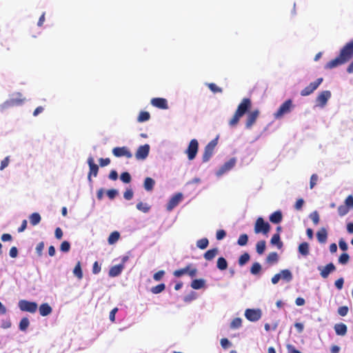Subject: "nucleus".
Masks as SVG:
<instances>
[{"instance_id":"31","label":"nucleus","mask_w":353,"mask_h":353,"mask_svg":"<svg viewBox=\"0 0 353 353\" xmlns=\"http://www.w3.org/2000/svg\"><path fill=\"white\" fill-rule=\"evenodd\" d=\"M119 237H120L119 232H118L117 231L112 232L110 234L108 239V243L110 245H112V244L115 243L119 239Z\"/></svg>"},{"instance_id":"32","label":"nucleus","mask_w":353,"mask_h":353,"mask_svg":"<svg viewBox=\"0 0 353 353\" xmlns=\"http://www.w3.org/2000/svg\"><path fill=\"white\" fill-rule=\"evenodd\" d=\"M216 266L220 270H225L228 268V262L223 257H219L217 260Z\"/></svg>"},{"instance_id":"43","label":"nucleus","mask_w":353,"mask_h":353,"mask_svg":"<svg viewBox=\"0 0 353 353\" xmlns=\"http://www.w3.org/2000/svg\"><path fill=\"white\" fill-rule=\"evenodd\" d=\"M189 271V265L186 266L185 268H182V269H180V270H176L174 272L173 274L176 276V277H180L185 274H188Z\"/></svg>"},{"instance_id":"57","label":"nucleus","mask_w":353,"mask_h":353,"mask_svg":"<svg viewBox=\"0 0 353 353\" xmlns=\"http://www.w3.org/2000/svg\"><path fill=\"white\" fill-rule=\"evenodd\" d=\"M44 248V243L43 241L39 243L35 248L37 254L41 256L43 254V250Z\"/></svg>"},{"instance_id":"34","label":"nucleus","mask_w":353,"mask_h":353,"mask_svg":"<svg viewBox=\"0 0 353 353\" xmlns=\"http://www.w3.org/2000/svg\"><path fill=\"white\" fill-rule=\"evenodd\" d=\"M73 274L79 279H81L82 277H83V272H82V270H81V263L79 261L74 270H73Z\"/></svg>"},{"instance_id":"26","label":"nucleus","mask_w":353,"mask_h":353,"mask_svg":"<svg viewBox=\"0 0 353 353\" xmlns=\"http://www.w3.org/2000/svg\"><path fill=\"white\" fill-rule=\"evenodd\" d=\"M154 185L155 181L153 179L150 177H146L145 179L143 187L146 191H152L154 188Z\"/></svg>"},{"instance_id":"35","label":"nucleus","mask_w":353,"mask_h":353,"mask_svg":"<svg viewBox=\"0 0 353 353\" xmlns=\"http://www.w3.org/2000/svg\"><path fill=\"white\" fill-rule=\"evenodd\" d=\"M30 325V321L28 318H23L19 323V330L21 331H26Z\"/></svg>"},{"instance_id":"42","label":"nucleus","mask_w":353,"mask_h":353,"mask_svg":"<svg viewBox=\"0 0 353 353\" xmlns=\"http://www.w3.org/2000/svg\"><path fill=\"white\" fill-rule=\"evenodd\" d=\"M256 252L259 254H262L265 249V241H260L256 243Z\"/></svg>"},{"instance_id":"30","label":"nucleus","mask_w":353,"mask_h":353,"mask_svg":"<svg viewBox=\"0 0 353 353\" xmlns=\"http://www.w3.org/2000/svg\"><path fill=\"white\" fill-rule=\"evenodd\" d=\"M205 285V280L203 279H194L191 283V287L194 290H199Z\"/></svg>"},{"instance_id":"16","label":"nucleus","mask_w":353,"mask_h":353,"mask_svg":"<svg viewBox=\"0 0 353 353\" xmlns=\"http://www.w3.org/2000/svg\"><path fill=\"white\" fill-rule=\"evenodd\" d=\"M151 104L159 109L167 110L169 108L168 101L163 98H153L151 100Z\"/></svg>"},{"instance_id":"33","label":"nucleus","mask_w":353,"mask_h":353,"mask_svg":"<svg viewBox=\"0 0 353 353\" xmlns=\"http://www.w3.org/2000/svg\"><path fill=\"white\" fill-rule=\"evenodd\" d=\"M270 242L272 245H276L279 249L283 246V243L281 241L280 236L278 234L272 236Z\"/></svg>"},{"instance_id":"62","label":"nucleus","mask_w":353,"mask_h":353,"mask_svg":"<svg viewBox=\"0 0 353 353\" xmlns=\"http://www.w3.org/2000/svg\"><path fill=\"white\" fill-rule=\"evenodd\" d=\"M221 345L223 348L227 349L231 345V343L228 339L223 338L221 339Z\"/></svg>"},{"instance_id":"54","label":"nucleus","mask_w":353,"mask_h":353,"mask_svg":"<svg viewBox=\"0 0 353 353\" xmlns=\"http://www.w3.org/2000/svg\"><path fill=\"white\" fill-rule=\"evenodd\" d=\"M241 117V116H239L238 114L235 112L232 119L229 121V125L231 127L235 126L239 123V121Z\"/></svg>"},{"instance_id":"60","label":"nucleus","mask_w":353,"mask_h":353,"mask_svg":"<svg viewBox=\"0 0 353 353\" xmlns=\"http://www.w3.org/2000/svg\"><path fill=\"white\" fill-rule=\"evenodd\" d=\"M348 307L347 306H341L338 309V314L341 316H345L347 314Z\"/></svg>"},{"instance_id":"21","label":"nucleus","mask_w":353,"mask_h":353,"mask_svg":"<svg viewBox=\"0 0 353 353\" xmlns=\"http://www.w3.org/2000/svg\"><path fill=\"white\" fill-rule=\"evenodd\" d=\"M298 251L302 256H307L310 253L309 243L307 242H303L299 244Z\"/></svg>"},{"instance_id":"51","label":"nucleus","mask_w":353,"mask_h":353,"mask_svg":"<svg viewBox=\"0 0 353 353\" xmlns=\"http://www.w3.org/2000/svg\"><path fill=\"white\" fill-rule=\"evenodd\" d=\"M309 216L314 225H317L319 223V215L316 211L312 212Z\"/></svg>"},{"instance_id":"48","label":"nucleus","mask_w":353,"mask_h":353,"mask_svg":"<svg viewBox=\"0 0 353 353\" xmlns=\"http://www.w3.org/2000/svg\"><path fill=\"white\" fill-rule=\"evenodd\" d=\"M344 205L349 209H353V196L349 195L344 201Z\"/></svg>"},{"instance_id":"37","label":"nucleus","mask_w":353,"mask_h":353,"mask_svg":"<svg viewBox=\"0 0 353 353\" xmlns=\"http://www.w3.org/2000/svg\"><path fill=\"white\" fill-rule=\"evenodd\" d=\"M208 244L209 241L208 239L206 238L199 239L196 242V246L201 250L205 249L208 247Z\"/></svg>"},{"instance_id":"56","label":"nucleus","mask_w":353,"mask_h":353,"mask_svg":"<svg viewBox=\"0 0 353 353\" xmlns=\"http://www.w3.org/2000/svg\"><path fill=\"white\" fill-rule=\"evenodd\" d=\"M319 179V176L316 174H313L311 176L310 181V189H312L316 184L317 181Z\"/></svg>"},{"instance_id":"2","label":"nucleus","mask_w":353,"mask_h":353,"mask_svg":"<svg viewBox=\"0 0 353 353\" xmlns=\"http://www.w3.org/2000/svg\"><path fill=\"white\" fill-rule=\"evenodd\" d=\"M293 109L292 101L291 99L286 100L281 105L278 110L274 114L275 119H279L283 115L289 114Z\"/></svg>"},{"instance_id":"19","label":"nucleus","mask_w":353,"mask_h":353,"mask_svg":"<svg viewBox=\"0 0 353 353\" xmlns=\"http://www.w3.org/2000/svg\"><path fill=\"white\" fill-rule=\"evenodd\" d=\"M124 269V265L119 264L114 266H112L109 270V276L111 277L118 276L122 272Z\"/></svg>"},{"instance_id":"23","label":"nucleus","mask_w":353,"mask_h":353,"mask_svg":"<svg viewBox=\"0 0 353 353\" xmlns=\"http://www.w3.org/2000/svg\"><path fill=\"white\" fill-rule=\"evenodd\" d=\"M282 218H283V216H282L281 212L280 210H278V211L273 212L270 216V221L272 223L277 224V223H279L282 221Z\"/></svg>"},{"instance_id":"17","label":"nucleus","mask_w":353,"mask_h":353,"mask_svg":"<svg viewBox=\"0 0 353 353\" xmlns=\"http://www.w3.org/2000/svg\"><path fill=\"white\" fill-rule=\"evenodd\" d=\"M259 110H254L252 112H250L247 117V121L245 123V127L248 129L251 128L252 125L255 123L258 116H259Z\"/></svg>"},{"instance_id":"5","label":"nucleus","mask_w":353,"mask_h":353,"mask_svg":"<svg viewBox=\"0 0 353 353\" xmlns=\"http://www.w3.org/2000/svg\"><path fill=\"white\" fill-rule=\"evenodd\" d=\"M199 150V142L196 139H192L188 148L185 150V153L188 155L189 160L192 161L195 159Z\"/></svg>"},{"instance_id":"27","label":"nucleus","mask_w":353,"mask_h":353,"mask_svg":"<svg viewBox=\"0 0 353 353\" xmlns=\"http://www.w3.org/2000/svg\"><path fill=\"white\" fill-rule=\"evenodd\" d=\"M10 101H12L14 106L20 105L25 101V98H22L21 93H17L16 94H14L13 96V97L10 98Z\"/></svg>"},{"instance_id":"22","label":"nucleus","mask_w":353,"mask_h":353,"mask_svg":"<svg viewBox=\"0 0 353 353\" xmlns=\"http://www.w3.org/2000/svg\"><path fill=\"white\" fill-rule=\"evenodd\" d=\"M347 326L344 323H337L334 325L336 334L339 336H344L347 333Z\"/></svg>"},{"instance_id":"4","label":"nucleus","mask_w":353,"mask_h":353,"mask_svg":"<svg viewBox=\"0 0 353 353\" xmlns=\"http://www.w3.org/2000/svg\"><path fill=\"white\" fill-rule=\"evenodd\" d=\"M218 143V137L212 140L208 145L205 147L204 152L203 154V161L208 162L210 158L212 157L215 147L216 146Z\"/></svg>"},{"instance_id":"58","label":"nucleus","mask_w":353,"mask_h":353,"mask_svg":"<svg viewBox=\"0 0 353 353\" xmlns=\"http://www.w3.org/2000/svg\"><path fill=\"white\" fill-rule=\"evenodd\" d=\"M10 163V157H6L1 162L0 170H3L6 168H7Z\"/></svg>"},{"instance_id":"38","label":"nucleus","mask_w":353,"mask_h":353,"mask_svg":"<svg viewBox=\"0 0 353 353\" xmlns=\"http://www.w3.org/2000/svg\"><path fill=\"white\" fill-rule=\"evenodd\" d=\"M150 115L149 112H141L138 117L137 121L140 123H142V122L148 121L150 119Z\"/></svg>"},{"instance_id":"12","label":"nucleus","mask_w":353,"mask_h":353,"mask_svg":"<svg viewBox=\"0 0 353 353\" xmlns=\"http://www.w3.org/2000/svg\"><path fill=\"white\" fill-rule=\"evenodd\" d=\"M150 148L148 144H145L139 146L135 153L136 159L138 160L145 159L149 154Z\"/></svg>"},{"instance_id":"10","label":"nucleus","mask_w":353,"mask_h":353,"mask_svg":"<svg viewBox=\"0 0 353 353\" xmlns=\"http://www.w3.org/2000/svg\"><path fill=\"white\" fill-rule=\"evenodd\" d=\"M261 310L259 309H247L245 311V316L250 321L254 322L261 317Z\"/></svg>"},{"instance_id":"24","label":"nucleus","mask_w":353,"mask_h":353,"mask_svg":"<svg viewBox=\"0 0 353 353\" xmlns=\"http://www.w3.org/2000/svg\"><path fill=\"white\" fill-rule=\"evenodd\" d=\"M52 310V307L48 303H43L39 307V313L43 316L49 315Z\"/></svg>"},{"instance_id":"8","label":"nucleus","mask_w":353,"mask_h":353,"mask_svg":"<svg viewBox=\"0 0 353 353\" xmlns=\"http://www.w3.org/2000/svg\"><path fill=\"white\" fill-rule=\"evenodd\" d=\"M323 78H319L315 81L310 83L307 86H306L301 91V95L303 97H306L311 94L318 88V87L323 82Z\"/></svg>"},{"instance_id":"61","label":"nucleus","mask_w":353,"mask_h":353,"mask_svg":"<svg viewBox=\"0 0 353 353\" xmlns=\"http://www.w3.org/2000/svg\"><path fill=\"white\" fill-rule=\"evenodd\" d=\"M164 274H165V271L164 270H159V272H156L153 275V279L156 281H160L162 279V277L164 276Z\"/></svg>"},{"instance_id":"41","label":"nucleus","mask_w":353,"mask_h":353,"mask_svg":"<svg viewBox=\"0 0 353 353\" xmlns=\"http://www.w3.org/2000/svg\"><path fill=\"white\" fill-rule=\"evenodd\" d=\"M197 298L196 292L191 291L188 294L184 296L183 301L186 303H190Z\"/></svg>"},{"instance_id":"7","label":"nucleus","mask_w":353,"mask_h":353,"mask_svg":"<svg viewBox=\"0 0 353 353\" xmlns=\"http://www.w3.org/2000/svg\"><path fill=\"white\" fill-rule=\"evenodd\" d=\"M18 306L22 311L34 313L38 307L35 302H30L26 300H21L19 301Z\"/></svg>"},{"instance_id":"25","label":"nucleus","mask_w":353,"mask_h":353,"mask_svg":"<svg viewBox=\"0 0 353 353\" xmlns=\"http://www.w3.org/2000/svg\"><path fill=\"white\" fill-rule=\"evenodd\" d=\"M281 279L286 282H290L292 280V274L289 270H283L279 272Z\"/></svg>"},{"instance_id":"20","label":"nucleus","mask_w":353,"mask_h":353,"mask_svg":"<svg viewBox=\"0 0 353 353\" xmlns=\"http://www.w3.org/2000/svg\"><path fill=\"white\" fill-rule=\"evenodd\" d=\"M316 237L320 243H325L327 239V232L325 228H323L316 233Z\"/></svg>"},{"instance_id":"1","label":"nucleus","mask_w":353,"mask_h":353,"mask_svg":"<svg viewBox=\"0 0 353 353\" xmlns=\"http://www.w3.org/2000/svg\"><path fill=\"white\" fill-rule=\"evenodd\" d=\"M353 57V40L346 43L340 50L337 57L325 65V69H333L349 61Z\"/></svg>"},{"instance_id":"53","label":"nucleus","mask_w":353,"mask_h":353,"mask_svg":"<svg viewBox=\"0 0 353 353\" xmlns=\"http://www.w3.org/2000/svg\"><path fill=\"white\" fill-rule=\"evenodd\" d=\"M70 249V244L68 241H64L61 243V246H60L61 251H62L63 252H69Z\"/></svg>"},{"instance_id":"44","label":"nucleus","mask_w":353,"mask_h":353,"mask_svg":"<svg viewBox=\"0 0 353 353\" xmlns=\"http://www.w3.org/2000/svg\"><path fill=\"white\" fill-rule=\"evenodd\" d=\"M248 241V236L245 234H243L240 235V236L238 239L237 243L240 246H244L247 244Z\"/></svg>"},{"instance_id":"14","label":"nucleus","mask_w":353,"mask_h":353,"mask_svg":"<svg viewBox=\"0 0 353 353\" xmlns=\"http://www.w3.org/2000/svg\"><path fill=\"white\" fill-rule=\"evenodd\" d=\"M251 105V101L249 99L245 98L242 100L241 103L239 105L236 113L239 116L243 117L245 112L249 110Z\"/></svg>"},{"instance_id":"45","label":"nucleus","mask_w":353,"mask_h":353,"mask_svg":"<svg viewBox=\"0 0 353 353\" xmlns=\"http://www.w3.org/2000/svg\"><path fill=\"white\" fill-rule=\"evenodd\" d=\"M350 210H349L345 205H341L338 208V213L340 216L346 215Z\"/></svg>"},{"instance_id":"47","label":"nucleus","mask_w":353,"mask_h":353,"mask_svg":"<svg viewBox=\"0 0 353 353\" xmlns=\"http://www.w3.org/2000/svg\"><path fill=\"white\" fill-rule=\"evenodd\" d=\"M165 288V284L163 283H161L157 286H154L153 287L152 289H151V292L153 293V294H159L160 292H161L162 291H163Z\"/></svg>"},{"instance_id":"9","label":"nucleus","mask_w":353,"mask_h":353,"mask_svg":"<svg viewBox=\"0 0 353 353\" xmlns=\"http://www.w3.org/2000/svg\"><path fill=\"white\" fill-rule=\"evenodd\" d=\"M236 160L235 158L230 159L228 161L225 162L216 172V175L220 177L231 170L235 165Z\"/></svg>"},{"instance_id":"18","label":"nucleus","mask_w":353,"mask_h":353,"mask_svg":"<svg viewBox=\"0 0 353 353\" xmlns=\"http://www.w3.org/2000/svg\"><path fill=\"white\" fill-rule=\"evenodd\" d=\"M88 164L89 165L90 175H92L94 177L97 176L99 171V166L94 163V159L92 157H89L88 159Z\"/></svg>"},{"instance_id":"64","label":"nucleus","mask_w":353,"mask_h":353,"mask_svg":"<svg viewBox=\"0 0 353 353\" xmlns=\"http://www.w3.org/2000/svg\"><path fill=\"white\" fill-rule=\"evenodd\" d=\"M339 245L340 249L342 250L343 251H346L348 248L347 244L343 239H341L339 240Z\"/></svg>"},{"instance_id":"28","label":"nucleus","mask_w":353,"mask_h":353,"mask_svg":"<svg viewBox=\"0 0 353 353\" xmlns=\"http://www.w3.org/2000/svg\"><path fill=\"white\" fill-rule=\"evenodd\" d=\"M219 250L217 248L209 250L204 254V258L207 261H211L216 256Z\"/></svg>"},{"instance_id":"55","label":"nucleus","mask_w":353,"mask_h":353,"mask_svg":"<svg viewBox=\"0 0 353 353\" xmlns=\"http://www.w3.org/2000/svg\"><path fill=\"white\" fill-rule=\"evenodd\" d=\"M12 106H14L12 101H10V99H8L0 105V109L1 111H3L6 109L9 108Z\"/></svg>"},{"instance_id":"13","label":"nucleus","mask_w":353,"mask_h":353,"mask_svg":"<svg viewBox=\"0 0 353 353\" xmlns=\"http://www.w3.org/2000/svg\"><path fill=\"white\" fill-rule=\"evenodd\" d=\"M112 154L117 157H125L128 159L132 157L131 152L127 147H117L113 148Z\"/></svg>"},{"instance_id":"40","label":"nucleus","mask_w":353,"mask_h":353,"mask_svg":"<svg viewBox=\"0 0 353 353\" xmlns=\"http://www.w3.org/2000/svg\"><path fill=\"white\" fill-rule=\"evenodd\" d=\"M261 270V265L258 262L254 263L252 266L250 268V272L253 275L258 274Z\"/></svg>"},{"instance_id":"49","label":"nucleus","mask_w":353,"mask_h":353,"mask_svg":"<svg viewBox=\"0 0 353 353\" xmlns=\"http://www.w3.org/2000/svg\"><path fill=\"white\" fill-rule=\"evenodd\" d=\"M120 179L125 183H128L131 181V176L128 172H123L120 176Z\"/></svg>"},{"instance_id":"46","label":"nucleus","mask_w":353,"mask_h":353,"mask_svg":"<svg viewBox=\"0 0 353 353\" xmlns=\"http://www.w3.org/2000/svg\"><path fill=\"white\" fill-rule=\"evenodd\" d=\"M250 259V255L248 253H244L239 259V264L241 266L244 265Z\"/></svg>"},{"instance_id":"50","label":"nucleus","mask_w":353,"mask_h":353,"mask_svg":"<svg viewBox=\"0 0 353 353\" xmlns=\"http://www.w3.org/2000/svg\"><path fill=\"white\" fill-rule=\"evenodd\" d=\"M350 259V256L347 253L342 254L339 258V262L342 265H345Z\"/></svg>"},{"instance_id":"63","label":"nucleus","mask_w":353,"mask_h":353,"mask_svg":"<svg viewBox=\"0 0 353 353\" xmlns=\"http://www.w3.org/2000/svg\"><path fill=\"white\" fill-rule=\"evenodd\" d=\"M106 194L110 199H114L116 195L118 194V191L115 189H112V190H108Z\"/></svg>"},{"instance_id":"52","label":"nucleus","mask_w":353,"mask_h":353,"mask_svg":"<svg viewBox=\"0 0 353 353\" xmlns=\"http://www.w3.org/2000/svg\"><path fill=\"white\" fill-rule=\"evenodd\" d=\"M278 260V254L276 252H271L267 256V262L268 263H274L277 261Z\"/></svg>"},{"instance_id":"59","label":"nucleus","mask_w":353,"mask_h":353,"mask_svg":"<svg viewBox=\"0 0 353 353\" xmlns=\"http://www.w3.org/2000/svg\"><path fill=\"white\" fill-rule=\"evenodd\" d=\"M134 193L131 189H127L123 194V197L126 200H131L133 197Z\"/></svg>"},{"instance_id":"3","label":"nucleus","mask_w":353,"mask_h":353,"mask_svg":"<svg viewBox=\"0 0 353 353\" xmlns=\"http://www.w3.org/2000/svg\"><path fill=\"white\" fill-rule=\"evenodd\" d=\"M332 97V93L329 90H324L319 93L315 100V107L324 108L327 103V101Z\"/></svg>"},{"instance_id":"6","label":"nucleus","mask_w":353,"mask_h":353,"mask_svg":"<svg viewBox=\"0 0 353 353\" xmlns=\"http://www.w3.org/2000/svg\"><path fill=\"white\" fill-rule=\"evenodd\" d=\"M270 228V225L268 222H265L262 217H259L255 223L254 232L255 233L267 234Z\"/></svg>"},{"instance_id":"29","label":"nucleus","mask_w":353,"mask_h":353,"mask_svg":"<svg viewBox=\"0 0 353 353\" xmlns=\"http://www.w3.org/2000/svg\"><path fill=\"white\" fill-rule=\"evenodd\" d=\"M29 219L32 225H37L40 223L41 218L39 213L34 212L30 215Z\"/></svg>"},{"instance_id":"39","label":"nucleus","mask_w":353,"mask_h":353,"mask_svg":"<svg viewBox=\"0 0 353 353\" xmlns=\"http://www.w3.org/2000/svg\"><path fill=\"white\" fill-rule=\"evenodd\" d=\"M242 325V320L241 318H235L232 320V321L230 323V328L231 329H239L241 327Z\"/></svg>"},{"instance_id":"36","label":"nucleus","mask_w":353,"mask_h":353,"mask_svg":"<svg viewBox=\"0 0 353 353\" xmlns=\"http://www.w3.org/2000/svg\"><path fill=\"white\" fill-rule=\"evenodd\" d=\"M150 205L148 203L139 202L137 204V209L144 213L148 212L150 210Z\"/></svg>"},{"instance_id":"11","label":"nucleus","mask_w":353,"mask_h":353,"mask_svg":"<svg viewBox=\"0 0 353 353\" xmlns=\"http://www.w3.org/2000/svg\"><path fill=\"white\" fill-rule=\"evenodd\" d=\"M317 270L320 272L321 276L323 279H326L330 273L335 271L336 267L332 263H330L325 266H318Z\"/></svg>"},{"instance_id":"15","label":"nucleus","mask_w":353,"mask_h":353,"mask_svg":"<svg viewBox=\"0 0 353 353\" xmlns=\"http://www.w3.org/2000/svg\"><path fill=\"white\" fill-rule=\"evenodd\" d=\"M183 199V194L181 192L175 194L172 196L169 200L167 205V210L168 211L172 210Z\"/></svg>"}]
</instances>
